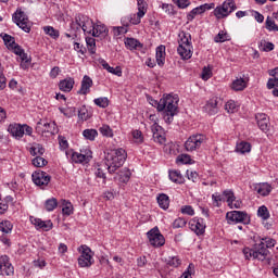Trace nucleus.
Instances as JSON below:
<instances>
[{
  "label": "nucleus",
  "instance_id": "1",
  "mask_svg": "<svg viewBox=\"0 0 278 278\" xmlns=\"http://www.w3.org/2000/svg\"><path fill=\"white\" fill-rule=\"evenodd\" d=\"M151 104L154 108L156 106L159 112H163L165 123L170 125L178 113L179 98L177 96L167 94L159 102L156 100H152Z\"/></svg>",
  "mask_w": 278,
  "mask_h": 278
},
{
  "label": "nucleus",
  "instance_id": "2",
  "mask_svg": "<svg viewBox=\"0 0 278 278\" xmlns=\"http://www.w3.org/2000/svg\"><path fill=\"white\" fill-rule=\"evenodd\" d=\"M126 160L127 152L125 151V149L119 148L109 151L104 156V164L110 175L116 173V170L121 168L123 164H125Z\"/></svg>",
  "mask_w": 278,
  "mask_h": 278
},
{
  "label": "nucleus",
  "instance_id": "3",
  "mask_svg": "<svg viewBox=\"0 0 278 278\" xmlns=\"http://www.w3.org/2000/svg\"><path fill=\"white\" fill-rule=\"evenodd\" d=\"M9 134L13 136L15 140H21L26 134V136H31L34 134V128L27 124H10L8 127Z\"/></svg>",
  "mask_w": 278,
  "mask_h": 278
},
{
  "label": "nucleus",
  "instance_id": "4",
  "mask_svg": "<svg viewBox=\"0 0 278 278\" xmlns=\"http://www.w3.org/2000/svg\"><path fill=\"white\" fill-rule=\"evenodd\" d=\"M226 220L228 225H238V223L249 225V223H251V217L243 211H230L226 214Z\"/></svg>",
  "mask_w": 278,
  "mask_h": 278
},
{
  "label": "nucleus",
  "instance_id": "5",
  "mask_svg": "<svg viewBox=\"0 0 278 278\" xmlns=\"http://www.w3.org/2000/svg\"><path fill=\"white\" fill-rule=\"evenodd\" d=\"M236 9H237L236 1L226 0L222 5L215 8L214 16H216V18L218 20L227 18V16H229L231 12H235Z\"/></svg>",
  "mask_w": 278,
  "mask_h": 278
},
{
  "label": "nucleus",
  "instance_id": "6",
  "mask_svg": "<svg viewBox=\"0 0 278 278\" xmlns=\"http://www.w3.org/2000/svg\"><path fill=\"white\" fill-rule=\"evenodd\" d=\"M13 22L26 34L31 31V24L29 23V18L22 10H17L12 17Z\"/></svg>",
  "mask_w": 278,
  "mask_h": 278
},
{
  "label": "nucleus",
  "instance_id": "7",
  "mask_svg": "<svg viewBox=\"0 0 278 278\" xmlns=\"http://www.w3.org/2000/svg\"><path fill=\"white\" fill-rule=\"evenodd\" d=\"M80 256L78 257V266L80 268H90L94 264V258H92V250L88 248V245H81Z\"/></svg>",
  "mask_w": 278,
  "mask_h": 278
},
{
  "label": "nucleus",
  "instance_id": "8",
  "mask_svg": "<svg viewBox=\"0 0 278 278\" xmlns=\"http://www.w3.org/2000/svg\"><path fill=\"white\" fill-rule=\"evenodd\" d=\"M147 236L151 247H154L155 249H160V247H164V244H166V239L164 238V235L160 232V228L157 227L148 231Z\"/></svg>",
  "mask_w": 278,
  "mask_h": 278
},
{
  "label": "nucleus",
  "instance_id": "9",
  "mask_svg": "<svg viewBox=\"0 0 278 278\" xmlns=\"http://www.w3.org/2000/svg\"><path fill=\"white\" fill-rule=\"evenodd\" d=\"M205 135H192L185 142L186 151L192 152L201 149V144L205 143Z\"/></svg>",
  "mask_w": 278,
  "mask_h": 278
},
{
  "label": "nucleus",
  "instance_id": "10",
  "mask_svg": "<svg viewBox=\"0 0 278 278\" xmlns=\"http://www.w3.org/2000/svg\"><path fill=\"white\" fill-rule=\"evenodd\" d=\"M76 23L79 27H81L85 34H91L94 30V22L90 20L87 15L79 14L76 16Z\"/></svg>",
  "mask_w": 278,
  "mask_h": 278
},
{
  "label": "nucleus",
  "instance_id": "11",
  "mask_svg": "<svg viewBox=\"0 0 278 278\" xmlns=\"http://www.w3.org/2000/svg\"><path fill=\"white\" fill-rule=\"evenodd\" d=\"M0 275L2 277L14 275V266L10 263V257L8 255L0 256Z\"/></svg>",
  "mask_w": 278,
  "mask_h": 278
},
{
  "label": "nucleus",
  "instance_id": "12",
  "mask_svg": "<svg viewBox=\"0 0 278 278\" xmlns=\"http://www.w3.org/2000/svg\"><path fill=\"white\" fill-rule=\"evenodd\" d=\"M152 138L156 144H166V135L164 134V128L160 126L157 123H154L151 126Z\"/></svg>",
  "mask_w": 278,
  "mask_h": 278
},
{
  "label": "nucleus",
  "instance_id": "13",
  "mask_svg": "<svg viewBox=\"0 0 278 278\" xmlns=\"http://www.w3.org/2000/svg\"><path fill=\"white\" fill-rule=\"evenodd\" d=\"M31 177L36 186H49V181H51V176L40 169L33 173Z\"/></svg>",
  "mask_w": 278,
  "mask_h": 278
},
{
  "label": "nucleus",
  "instance_id": "14",
  "mask_svg": "<svg viewBox=\"0 0 278 278\" xmlns=\"http://www.w3.org/2000/svg\"><path fill=\"white\" fill-rule=\"evenodd\" d=\"M189 228L194 231L197 236H203L205 233V223L203 218L194 217L189 222Z\"/></svg>",
  "mask_w": 278,
  "mask_h": 278
},
{
  "label": "nucleus",
  "instance_id": "15",
  "mask_svg": "<svg viewBox=\"0 0 278 278\" xmlns=\"http://www.w3.org/2000/svg\"><path fill=\"white\" fill-rule=\"evenodd\" d=\"M220 103V98L215 97L210 99L203 106V111L210 116L218 114V104Z\"/></svg>",
  "mask_w": 278,
  "mask_h": 278
},
{
  "label": "nucleus",
  "instance_id": "16",
  "mask_svg": "<svg viewBox=\"0 0 278 278\" xmlns=\"http://www.w3.org/2000/svg\"><path fill=\"white\" fill-rule=\"evenodd\" d=\"M224 197L227 199V203L231 210H240L242 207V201L236 200V195L233 194V191L231 190H225L223 192Z\"/></svg>",
  "mask_w": 278,
  "mask_h": 278
},
{
  "label": "nucleus",
  "instance_id": "17",
  "mask_svg": "<svg viewBox=\"0 0 278 278\" xmlns=\"http://www.w3.org/2000/svg\"><path fill=\"white\" fill-rule=\"evenodd\" d=\"M30 223L36 229H42V231H51L53 229V223L51 220H42L40 218L30 217Z\"/></svg>",
  "mask_w": 278,
  "mask_h": 278
},
{
  "label": "nucleus",
  "instance_id": "18",
  "mask_svg": "<svg viewBox=\"0 0 278 278\" xmlns=\"http://www.w3.org/2000/svg\"><path fill=\"white\" fill-rule=\"evenodd\" d=\"M266 257H268V249H266L264 242H261L254 248L253 258L260 260V262H264Z\"/></svg>",
  "mask_w": 278,
  "mask_h": 278
},
{
  "label": "nucleus",
  "instance_id": "19",
  "mask_svg": "<svg viewBox=\"0 0 278 278\" xmlns=\"http://www.w3.org/2000/svg\"><path fill=\"white\" fill-rule=\"evenodd\" d=\"M257 125L261 131H268L270 127V121L268 119V115L265 113H258L255 115Z\"/></svg>",
  "mask_w": 278,
  "mask_h": 278
},
{
  "label": "nucleus",
  "instance_id": "20",
  "mask_svg": "<svg viewBox=\"0 0 278 278\" xmlns=\"http://www.w3.org/2000/svg\"><path fill=\"white\" fill-rule=\"evenodd\" d=\"M89 160H92V152L89 150L86 154L74 152L72 154V161L75 164H84V162L88 163Z\"/></svg>",
  "mask_w": 278,
  "mask_h": 278
},
{
  "label": "nucleus",
  "instance_id": "21",
  "mask_svg": "<svg viewBox=\"0 0 278 278\" xmlns=\"http://www.w3.org/2000/svg\"><path fill=\"white\" fill-rule=\"evenodd\" d=\"M124 45L129 51H140L142 49L143 45L135 38H125Z\"/></svg>",
  "mask_w": 278,
  "mask_h": 278
},
{
  "label": "nucleus",
  "instance_id": "22",
  "mask_svg": "<svg viewBox=\"0 0 278 278\" xmlns=\"http://www.w3.org/2000/svg\"><path fill=\"white\" fill-rule=\"evenodd\" d=\"M156 63L159 66H164L166 64V46H159L156 48Z\"/></svg>",
  "mask_w": 278,
  "mask_h": 278
},
{
  "label": "nucleus",
  "instance_id": "23",
  "mask_svg": "<svg viewBox=\"0 0 278 278\" xmlns=\"http://www.w3.org/2000/svg\"><path fill=\"white\" fill-rule=\"evenodd\" d=\"M108 27L104 24H97L93 26L91 36H93V38H105V36H108Z\"/></svg>",
  "mask_w": 278,
  "mask_h": 278
},
{
  "label": "nucleus",
  "instance_id": "24",
  "mask_svg": "<svg viewBox=\"0 0 278 278\" xmlns=\"http://www.w3.org/2000/svg\"><path fill=\"white\" fill-rule=\"evenodd\" d=\"M90 88H92V78L88 75H85L81 80V87L78 91V94H88L90 92Z\"/></svg>",
  "mask_w": 278,
  "mask_h": 278
},
{
  "label": "nucleus",
  "instance_id": "25",
  "mask_svg": "<svg viewBox=\"0 0 278 278\" xmlns=\"http://www.w3.org/2000/svg\"><path fill=\"white\" fill-rule=\"evenodd\" d=\"M75 86V79L67 77L60 81L59 88L62 90V92H71L73 90V87Z\"/></svg>",
  "mask_w": 278,
  "mask_h": 278
},
{
  "label": "nucleus",
  "instance_id": "26",
  "mask_svg": "<svg viewBox=\"0 0 278 278\" xmlns=\"http://www.w3.org/2000/svg\"><path fill=\"white\" fill-rule=\"evenodd\" d=\"M177 53L181 60H190L192 58V46H178Z\"/></svg>",
  "mask_w": 278,
  "mask_h": 278
},
{
  "label": "nucleus",
  "instance_id": "27",
  "mask_svg": "<svg viewBox=\"0 0 278 278\" xmlns=\"http://www.w3.org/2000/svg\"><path fill=\"white\" fill-rule=\"evenodd\" d=\"M269 75H270V77H274V78L268 79L267 88H268V90H273V88H275V86H278V67L270 70Z\"/></svg>",
  "mask_w": 278,
  "mask_h": 278
},
{
  "label": "nucleus",
  "instance_id": "28",
  "mask_svg": "<svg viewBox=\"0 0 278 278\" xmlns=\"http://www.w3.org/2000/svg\"><path fill=\"white\" fill-rule=\"evenodd\" d=\"M101 64H102V67L105 71H108V73H111L112 75H116L117 77L123 76V70H121L119 66L112 67V66H110V64L108 62H105V60H102Z\"/></svg>",
  "mask_w": 278,
  "mask_h": 278
},
{
  "label": "nucleus",
  "instance_id": "29",
  "mask_svg": "<svg viewBox=\"0 0 278 278\" xmlns=\"http://www.w3.org/2000/svg\"><path fill=\"white\" fill-rule=\"evenodd\" d=\"M256 191L261 197H268L273 191V187L268 182H262L256 187Z\"/></svg>",
  "mask_w": 278,
  "mask_h": 278
},
{
  "label": "nucleus",
  "instance_id": "30",
  "mask_svg": "<svg viewBox=\"0 0 278 278\" xmlns=\"http://www.w3.org/2000/svg\"><path fill=\"white\" fill-rule=\"evenodd\" d=\"M156 201L162 210H168V207L170 206V199L166 193L159 194Z\"/></svg>",
  "mask_w": 278,
  "mask_h": 278
},
{
  "label": "nucleus",
  "instance_id": "31",
  "mask_svg": "<svg viewBox=\"0 0 278 278\" xmlns=\"http://www.w3.org/2000/svg\"><path fill=\"white\" fill-rule=\"evenodd\" d=\"M179 47L192 46V36L190 33L181 31L179 33Z\"/></svg>",
  "mask_w": 278,
  "mask_h": 278
},
{
  "label": "nucleus",
  "instance_id": "32",
  "mask_svg": "<svg viewBox=\"0 0 278 278\" xmlns=\"http://www.w3.org/2000/svg\"><path fill=\"white\" fill-rule=\"evenodd\" d=\"M169 179L174 184H184L185 181L184 176L181 175V172L177 169L169 170Z\"/></svg>",
  "mask_w": 278,
  "mask_h": 278
},
{
  "label": "nucleus",
  "instance_id": "33",
  "mask_svg": "<svg viewBox=\"0 0 278 278\" xmlns=\"http://www.w3.org/2000/svg\"><path fill=\"white\" fill-rule=\"evenodd\" d=\"M231 88L236 92H240L247 88V80H244V78H237L232 81Z\"/></svg>",
  "mask_w": 278,
  "mask_h": 278
},
{
  "label": "nucleus",
  "instance_id": "34",
  "mask_svg": "<svg viewBox=\"0 0 278 278\" xmlns=\"http://www.w3.org/2000/svg\"><path fill=\"white\" fill-rule=\"evenodd\" d=\"M236 151L241 154L251 153V143L241 141L240 143H237Z\"/></svg>",
  "mask_w": 278,
  "mask_h": 278
},
{
  "label": "nucleus",
  "instance_id": "35",
  "mask_svg": "<svg viewBox=\"0 0 278 278\" xmlns=\"http://www.w3.org/2000/svg\"><path fill=\"white\" fill-rule=\"evenodd\" d=\"M86 45L89 53L94 55L97 53V40L93 37H86Z\"/></svg>",
  "mask_w": 278,
  "mask_h": 278
},
{
  "label": "nucleus",
  "instance_id": "36",
  "mask_svg": "<svg viewBox=\"0 0 278 278\" xmlns=\"http://www.w3.org/2000/svg\"><path fill=\"white\" fill-rule=\"evenodd\" d=\"M30 155L34 156H40V155H45V148L42 147V144L40 143H35L30 150H29Z\"/></svg>",
  "mask_w": 278,
  "mask_h": 278
},
{
  "label": "nucleus",
  "instance_id": "37",
  "mask_svg": "<svg viewBox=\"0 0 278 278\" xmlns=\"http://www.w3.org/2000/svg\"><path fill=\"white\" fill-rule=\"evenodd\" d=\"M43 31L47 36H50V38H53V40H58V38H60V30L53 28V26H45Z\"/></svg>",
  "mask_w": 278,
  "mask_h": 278
},
{
  "label": "nucleus",
  "instance_id": "38",
  "mask_svg": "<svg viewBox=\"0 0 278 278\" xmlns=\"http://www.w3.org/2000/svg\"><path fill=\"white\" fill-rule=\"evenodd\" d=\"M119 181L122 184H127L131 179V172L128 168H123L119 173Z\"/></svg>",
  "mask_w": 278,
  "mask_h": 278
},
{
  "label": "nucleus",
  "instance_id": "39",
  "mask_svg": "<svg viewBox=\"0 0 278 278\" xmlns=\"http://www.w3.org/2000/svg\"><path fill=\"white\" fill-rule=\"evenodd\" d=\"M166 264L172 268H179V266H181V258L179 256H169L166 260Z\"/></svg>",
  "mask_w": 278,
  "mask_h": 278
},
{
  "label": "nucleus",
  "instance_id": "40",
  "mask_svg": "<svg viewBox=\"0 0 278 278\" xmlns=\"http://www.w3.org/2000/svg\"><path fill=\"white\" fill-rule=\"evenodd\" d=\"M13 225L12 222L10 220H2L0 223V231H2V233H12V229H13Z\"/></svg>",
  "mask_w": 278,
  "mask_h": 278
},
{
  "label": "nucleus",
  "instance_id": "41",
  "mask_svg": "<svg viewBox=\"0 0 278 278\" xmlns=\"http://www.w3.org/2000/svg\"><path fill=\"white\" fill-rule=\"evenodd\" d=\"M260 51H273L275 49V45L273 42H268L266 40H261L258 43Z\"/></svg>",
  "mask_w": 278,
  "mask_h": 278
},
{
  "label": "nucleus",
  "instance_id": "42",
  "mask_svg": "<svg viewBox=\"0 0 278 278\" xmlns=\"http://www.w3.org/2000/svg\"><path fill=\"white\" fill-rule=\"evenodd\" d=\"M62 213L64 216H71V214H73V204L70 201L62 200Z\"/></svg>",
  "mask_w": 278,
  "mask_h": 278
},
{
  "label": "nucleus",
  "instance_id": "43",
  "mask_svg": "<svg viewBox=\"0 0 278 278\" xmlns=\"http://www.w3.org/2000/svg\"><path fill=\"white\" fill-rule=\"evenodd\" d=\"M83 136L86 140H94V138H97L99 136V132L97 131V129H85L83 131Z\"/></svg>",
  "mask_w": 278,
  "mask_h": 278
},
{
  "label": "nucleus",
  "instance_id": "44",
  "mask_svg": "<svg viewBox=\"0 0 278 278\" xmlns=\"http://www.w3.org/2000/svg\"><path fill=\"white\" fill-rule=\"evenodd\" d=\"M59 111L61 112V114L65 115L66 118H73V116L77 114V109L75 108H60Z\"/></svg>",
  "mask_w": 278,
  "mask_h": 278
},
{
  "label": "nucleus",
  "instance_id": "45",
  "mask_svg": "<svg viewBox=\"0 0 278 278\" xmlns=\"http://www.w3.org/2000/svg\"><path fill=\"white\" fill-rule=\"evenodd\" d=\"M138 5V16L143 17L147 14V2L144 0H138L137 1Z\"/></svg>",
  "mask_w": 278,
  "mask_h": 278
},
{
  "label": "nucleus",
  "instance_id": "46",
  "mask_svg": "<svg viewBox=\"0 0 278 278\" xmlns=\"http://www.w3.org/2000/svg\"><path fill=\"white\" fill-rule=\"evenodd\" d=\"M45 207L47 212H53V210L58 207V199L55 198L48 199L45 203Z\"/></svg>",
  "mask_w": 278,
  "mask_h": 278
},
{
  "label": "nucleus",
  "instance_id": "47",
  "mask_svg": "<svg viewBox=\"0 0 278 278\" xmlns=\"http://www.w3.org/2000/svg\"><path fill=\"white\" fill-rule=\"evenodd\" d=\"M1 38L4 41V45H7L9 49H11V47H14L16 45L14 37L8 34H1Z\"/></svg>",
  "mask_w": 278,
  "mask_h": 278
},
{
  "label": "nucleus",
  "instance_id": "48",
  "mask_svg": "<svg viewBox=\"0 0 278 278\" xmlns=\"http://www.w3.org/2000/svg\"><path fill=\"white\" fill-rule=\"evenodd\" d=\"M47 164H49V162L42 156L33 159V166H36L37 168H42V166H47Z\"/></svg>",
  "mask_w": 278,
  "mask_h": 278
},
{
  "label": "nucleus",
  "instance_id": "49",
  "mask_svg": "<svg viewBox=\"0 0 278 278\" xmlns=\"http://www.w3.org/2000/svg\"><path fill=\"white\" fill-rule=\"evenodd\" d=\"M99 131H100V134H102V136H105L106 138H112V136H114V131L108 125H102L99 128Z\"/></svg>",
  "mask_w": 278,
  "mask_h": 278
},
{
  "label": "nucleus",
  "instance_id": "50",
  "mask_svg": "<svg viewBox=\"0 0 278 278\" xmlns=\"http://www.w3.org/2000/svg\"><path fill=\"white\" fill-rule=\"evenodd\" d=\"M225 110L228 112V114H235V112H238V105L236 104V101H228L225 105Z\"/></svg>",
  "mask_w": 278,
  "mask_h": 278
},
{
  "label": "nucleus",
  "instance_id": "51",
  "mask_svg": "<svg viewBox=\"0 0 278 278\" xmlns=\"http://www.w3.org/2000/svg\"><path fill=\"white\" fill-rule=\"evenodd\" d=\"M78 118H80V121H88V118H90V113L88 112L86 105H83L78 110Z\"/></svg>",
  "mask_w": 278,
  "mask_h": 278
},
{
  "label": "nucleus",
  "instance_id": "52",
  "mask_svg": "<svg viewBox=\"0 0 278 278\" xmlns=\"http://www.w3.org/2000/svg\"><path fill=\"white\" fill-rule=\"evenodd\" d=\"M201 10L202 9L200 7H197L193 10H191V12L187 14L188 23H191V21H194L198 14H203Z\"/></svg>",
  "mask_w": 278,
  "mask_h": 278
},
{
  "label": "nucleus",
  "instance_id": "53",
  "mask_svg": "<svg viewBox=\"0 0 278 278\" xmlns=\"http://www.w3.org/2000/svg\"><path fill=\"white\" fill-rule=\"evenodd\" d=\"M257 216L263 218V220H268V218L270 217V214L268 213V208L265 205L258 207Z\"/></svg>",
  "mask_w": 278,
  "mask_h": 278
},
{
  "label": "nucleus",
  "instance_id": "54",
  "mask_svg": "<svg viewBox=\"0 0 278 278\" xmlns=\"http://www.w3.org/2000/svg\"><path fill=\"white\" fill-rule=\"evenodd\" d=\"M132 138L136 144H142L144 142V137H142V131L140 130H134Z\"/></svg>",
  "mask_w": 278,
  "mask_h": 278
},
{
  "label": "nucleus",
  "instance_id": "55",
  "mask_svg": "<svg viewBox=\"0 0 278 278\" xmlns=\"http://www.w3.org/2000/svg\"><path fill=\"white\" fill-rule=\"evenodd\" d=\"M43 127H45L43 131H46L47 134H55L58 131V128L55 127L54 122L45 123Z\"/></svg>",
  "mask_w": 278,
  "mask_h": 278
},
{
  "label": "nucleus",
  "instance_id": "56",
  "mask_svg": "<svg viewBox=\"0 0 278 278\" xmlns=\"http://www.w3.org/2000/svg\"><path fill=\"white\" fill-rule=\"evenodd\" d=\"M94 104L98 105V108H108L110 105V100L108 98H98L93 100Z\"/></svg>",
  "mask_w": 278,
  "mask_h": 278
},
{
  "label": "nucleus",
  "instance_id": "57",
  "mask_svg": "<svg viewBox=\"0 0 278 278\" xmlns=\"http://www.w3.org/2000/svg\"><path fill=\"white\" fill-rule=\"evenodd\" d=\"M215 42H227L229 40V35L225 31H219L216 37L214 38Z\"/></svg>",
  "mask_w": 278,
  "mask_h": 278
},
{
  "label": "nucleus",
  "instance_id": "58",
  "mask_svg": "<svg viewBox=\"0 0 278 278\" xmlns=\"http://www.w3.org/2000/svg\"><path fill=\"white\" fill-rule=\"evenodd\" d=\"M261 242H264L265 249H273L277 244V241L270 238H263Z\"/></svg>",
  "mask_w": 278,
  "mask_h": 278
},
{
  "label": "nucleus",
  "instance_id": "59",
  "mask_svg": "<svg viewBox=\"0 0 278 278\" xmlns=\"http://www.w3.org/2000/svg\"><path fill=\"white\" fill-rule=\"evenodd\" d=\"M177 161L180 162V164H192V159L188 154L178 155Z\"/></svg>",
  "mask_w": 278,
  "mask_h": 278
},
{
  "label": "nucleus",
  "instance_id": "60",
  "mask_svg": "<svg viewBox=\"0 0 278 278\" xmlns=\"http://www.w3.org/2000/svg\"><path fill=\"white\" fill-rule=\"evenodd\" d=\"M266 27L269 31H278V26L275 24V21L267 18L266 20Z\"/></svg>",
  "mask_w": 278,
  "mask_h": 278
},
{
  "label": "nucleus",
  "instance_id": "61",
  "mask_svg": "<svg viewBox=\"0 0 278 278\" xmlns=\"http://www.w3.org/2000/svg\"><path fill=\"white\" fill-rule=\"evenodd\" d=\"M97 179H100V181H102V184H105L106 181V176L103 173V169H101V167H98L96 173H94Z\"/></svg>",
  "mask_w": 278,
  "mask_h": 278
},
{
  "label": "nucleus",
  "instance_id": "62",
  "mask_svg": "<svg viewBox=\"0 0 278 278\" xmlns=\"http://www.w3.org/2000/svg\"><path fill=\"white\" fill-rule=\"evenodd\" d=\"M185 225H186V219H184L181 217L175 219L173 223L174 229H181V228H184Z\"/></svg>",
  "mask_w": 278,
  "mask_h": 278
},
{
  "label": "nucleus",
  "instance_id": "63",
  "mask_svg": "<svg viewBox=\"0 0 278 278\" xmlns=\"http://www.w3.org/2000/svg\"><path fill=\"white\" fill-rule=\"evenodd\" d=\"M181 214H187V216H194V208L191 205H185L181 207Z\"/></svg>",
  "mask_w": 278,
  "mask_h": 278
},
{
  "label": "nucleus",
  "instance_id": "64",
  "mask_svg": "<svg viewBox=\"0 0 278 278\" xmlns=\"http://www.w3.org/2000/svg\"><path fill=\"white\" fill-rule=\"evenodd\" d=\"M212 77V70L210 67H203L202 70V79L207 81Z\"/></svg>",
  "mask_w": 278,
  "mask_h": 278
}]
</instances>
